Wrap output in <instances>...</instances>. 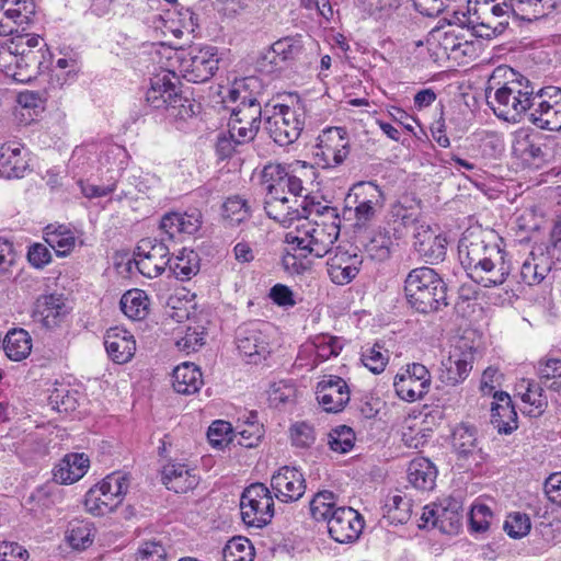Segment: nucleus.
Returning a JSON list of instances; mask_svg holds the SVG:
<instances>
[{
  "instance_id": "obj_47",
  "label": "nucleus",
  "mask_w": 561,
  "mask_h": 561,
  "mask_svg": "<svg viewBox=\"0 0 561 561\" xmlns=\"http://www.w3.org/2000/svg\"><path fill=\"white\" fill-rule=\"evenodd\" d=\"M337 507L335 494L327 490L318 492L310 501V513L316 520L328 523Z\"/></svg>"
},
{
  "instance_id": "obj_33",
  "label": "nucleus",
  "mask_w": 561,
  "mask_h": 561,
  "mask_svg": "<svg viewBox=\"0 0 561 561\" xmlns=\"http://www.w3.org/2000/svg\"><path fill=\"white\" fill-rule=\"evenodd\" d=\"M495 402L491 407V422L499 433L510 434L517 428V413L506 392L494 394Z\"/></svg>"
},
{
  "instance_id": "obj_55",
  "label": "nucleus",
  "mask_w": 561,
  "mask_h": 561,
  "mask_svg": "<svg viewBox=\"0 0 561 561\" xmlns=\"http://www.w3.org/2000/svg\"><path fill=\"white\" fill-rule=\"evenodd\" d=\"M222 216L230 225H239L244 221L250 215V208L247 201L240 196H232L227 198L222 205Z\"/></svg>"
},
{
  "instance_id": "obj_59",
  "label": "nucleus",
  "mask_w": 561,
  "mask_h": 561,
  "mask_svg": "<svg viewBox=\"0 0 561 561\" xmlns=\"http://www.w3.org/2000/svg\"><path fill=\"white\" fill-rule=\"evenodd\" d=\"M279 42L274 43L271 47H268L259 58L257 60V69L260 72L264 75H275L278 76L279 68V53L276 50V46Z\"/></svg>"
},
{
  "instance_id": "obj_27",
  "label": "nucleus",
  "mask_w": 561,
  "mask_h": 561,
  "mask_svg": "<svg viewBox=\"0 0 561 561\" xmlns=\"http://www.w3.org/2000/svg\"><path fill=\"white\" fill-rule=\"evenodd\" d=\"M90 459L83 453L65 455L53 470L54 480L60 484H72L88 472Z\"/></svg>"
},
{
  "instance_id": "obj_53",
  "label": "nucleus",
  "mask_w": 561,
  "mask_h": 561,
  "mask_svg": "<svg viewBox=\"0 0 561 561\" xmlns=\"http://www.w3.org/2000/svg\"><path fill=\"white\" fill-rule=\"evenodd\" d=\"M389 360V353L379 343L366 348L362 353V362L371 373L380 374L385 370Z\"/></svg>"
},
{
  "instance_id": "obj_31",
  "label": "nucleus",
  "mask_w": 561,
  "mask_h": 561,
  "mask_svg": "<svg viewBox=\"0 0 561 561\" xmlns=\"http://www.w3.org/2000/svg\"><path fill=\"white\" fill-rule=\"evenodd\" d=\"M22 150L23 146L15 141L5 142L0 147V178L11 180L25 175L28 164Z\"/></svg>"
},
{
  "instance_id": "obj_23",
  "label": "nucleus",
  "mask_w": 561,
  "mask_h": 561,
  "mask_svg": "<svg viewBox=\"0 0 561 561\" xmlns=\"http://www.w3.org/2000/svg\"><path fill=\"white\" fill-rule=\"evenodd\" d=\"M34 13L33 0H0V35L13 32L10 22L16 25L26 24Z\"/></svg>"
},
{
  "instance_id": "obj_40",
  "label": "nucleus",
  "mask_w": 561,
  "mask_h": 561,
  "mask_svg": "<svg viewBox=\"0 0 561 561\" xmlns=\"http://www.w3.org/2000/svg\"><path fill=\"white\" fill-rule=\"evenodd\" d=\"M3 350L11 360L20 362L30 355L32 339L23 329L12 330L3 340Z\"/></svg>"
},
{
  "instance_id": "obj_50",
  "label": "nucleus",
  "mask_w": 561,
  "mask_h": 561,
  "mask_svg": "<svg viewBox=\"0 0 561 561\" xmlns=\"http://www.w3.org/2000/svg\"><path fill=\"white\" fill-rule=\"evenodd\" d=\"M207 438L213 447L221 449L232 443L237 435L229 422L216 420L208 428Z\"/></svg>"
},
{
  "instance_id": "obj_9",
  "label": "nucleus",
  "mask_w": 561,
  "mask_h": 561,
  "mask_svg": "<svg viewBox=\"0 0 561 561\" xmlns=\"http://www.w3.org/2000/svg\"><path fill=\"white\" fill-rule=\"evenodd\" d=\"M240 513L244 524L261 528L274 516V501L270 490L262 483L248 486L240 499Z\"/></svg>"
},
{
  "instance_id": "obj_32",
  "label": "nucleus",
  "mask_w": 561,
  "mask_h": 561,
  "mask_svg": "<svg viewBox=\"0 0 561 561\" xmlns=\"http://www.w3.org/2000/svg\"><path fill=\"white\" fill-rule=\"evenodd\" d=\"M240 87L241 84L237 83V87L229 93L230 100L233 102L240 101V103L232 108L230 119H238L240 124L259 127L262 115L261 105L254 98L242 95Z\"/></svg>"
},
{
  "instance_id": "obj_29",
  "label": "nucleus",
  "mask_w": 561,
  "mask_h": 561,
  "mask_svg": "<svg viewBox=\"0 0 561 561\" xmlns=\"http://www.w3.org/2000/svg\"><path fill=\"white\" fill-rule=\"evenodd\" d=\"M354 197L355 218L357 225H364L374 218L377 208L380 206L381 192L373 183H360L355 186Z\"/></svg>"
},
{
  "instance_id": "obj_36",
  "label": "nucleus",
  "mask_w": 561,
  "mask_h": 561,
  "mask_svg": "<svg viewBox=\"0 0 561 561\" xmlns=\"http://www.w3.org/2000/svg\"><path fill=\"white\" fill-rule=\"evenodd\" d=\"M436 476L435 466L426 458H415L409 465L408 480L416 489L432 490Z\"/></svg>"
},
{
  "instance_id": "obj_63",
  "label": "nucleus",
  "mask_w": 561,
  "mask_h": 561,
  "mask_svg": "<svg viewBox=\"0 0 561 561\" xmlns=\"http://www.w3.org/2000/svg\"><path fill=\"white\" fill-rule=\"evenodd\" d=\"M492 519L491 510L484 504L473 505L470 512V524L474 531H485Z\"/></svg>"
},
{
  "instance_id": "obj_48",
  "label": "nucleus",
  "mask_w": 561,
  "mask_h": 561,
  "mask_svg": "<svg viewBox=\"0 0 561 561\" xmlns=\"http://www.w3.org/2000/svg\"><path fill=\"white\" fill-rule=\"evenodd\" d=\"M283 480H285L286 490L283 492V502L297 501L305 494V479L296 468L283 467Z\"/></svg>"
},
{
  "instance_id": "obj_21",
  "label": "nucleus",
  "mask_w": 561,
  "mask_h": 561,
  "mask_svg": "<svg viewBox=\"0 0 561 561\" xmlns=\"http://www.w3.org/2000/svg\"><path fill=\"white\" fill-rule=\"evenodd\" d=\"M67 313L68 309L62 296L50 294L42 295L36 299L32 317L43 327L51 329L59 325Z\"/></svg>"
},
{
  "instance_id": "obj_44",
  "label": "nucleus",
  "mask_w": 561,
  "mask_h": 561,
  "mask_svg": "<svg viewBox=\"0 0 561 561\" xmlns=\"http://www.w3.org/2000/svg\"><path fill=\"white\" fill-rule=\"evenodd\" d=\"M411 503L405 496L399 493L389 494L383 505V516L392 524H403L411 515Z\"/></svg>"
},
{
  "instance_id": "obj_25",
  "label": "nucleus",
  "mask_w": 561,
  "mask_h": 561,
  "mask_svg": "<svg viewBox=\"0 0 561 561\" xmlns=\"http://www.w3.org/2000/svg\"><path fill=\"white\" fill-rule=\"evenodd\" d=\"M550 257L541 248L533 250L524 260L519 272L514 277L518 283L528 286L540 284L551 271Z\"/></svg>"
},
{
  "instance_id": "obj_1",
  "label": "nucleus",
  "mask_w": 561,
  "mask_h": 561,
  "mask_svg": "<svg viewBox=\"0 0 561 561\" xmlns=\"http://www.w3.org/2000/svg\"><path fill=\"white\" fill-rule=\"evenodd\" d=\"M458 256L468 276L477 284L492 288L505 283L512 271L507 254L489 244L480 230H466L458 242Z\"/></svg>"
},
{
  "instance_id": "obj_3",
  "label": "nucleus",
  "mask_w": 561,
  "mask_h": 561,
  "mask_svg": "<svg viewBox=\"0 0 561 561\" xmlns=\"http://www.w3.org/2000/svg\"><path fill=\"white\" fill-rule=\"evenodd\" d=\"M404 293L410 306L421 313H430L447 306L446 285L431 267L412 270L404 283Z\"/></svg>"
},
{
  "instance_id": "obj_45",
  "label": "nucleus",
  "mask_w": 561,
  "mask_h": 561,
  "mask_svg": "<svg viewBox=\"0 0 561 561\" xmlns=\"http://www.w3.org/2000/svg\"><path fill=\"white\" fill-rule=\"evenodd\" d=\"M520 388H525V391L520 394L522 401L530 405L528 413L534 416L542 414L548 404V399L541 385L533 380H523Z\"/></svg>"
},
{
  "instance_id": "obj_24",
  "label": "nucleus",
  "mask_w": 561,
  "mask_h": 561,
  "mask_svg": "<svg viewBox=\"0 0 561 561\" xmlns=\"http://www.w3.org/2000/svg\"><path fill=\"white\" fill-rule=\"evenodd\" d=\"M474 357V348L466 342L456 345L447 360L443 363L447 370L446 381L450 385L463 381L472 369Z\"/></svg>"
},
{
  "instance_id": "obj_19",
  "label": "nucleus",
  "mask_w": 561,
  "mask_h": 561,
  "mask_svg": "<svg viewBox=\"0 0 561 561\" xmlns=\"http://www.w3.org/2000/svg\"><path fill=\"white\" fill-rule=\"evenodd\" d=\"M237 347L250 363H257L261 357L268 353L266 336L259 328V323L249 322L238 327L236 331Z\"/></svg>"
},
{
  "instance_id": "obj_46",
  "label": "nucleus",
  "mask_w": 561,
  "mask_h": 561,
  "mask_svg": "<svg viewBox=\"0 0 561 561\" xmlns=\"http://www.w3.org/2000/svg\"><path fill=\"white\" fill-rule=\"evenodd\" d=\"M312 345L314 348L316 365L337 356L343 348L341 339L329 334L316 335L312 340Z\"/></svg>"
},
{
  "instance_id": "obj_15",
  "label": "nucleus",
  "mask_w": 561,
  "mask_h": 561,
  "mask_svg": "<svg viewBox=\"0 0 561 561\" xmlns=\"http://www.w3.org/2000/svg\"><path fill=\"white\" fill-rule=\"evenodd\" d=\"M364 525V518L356 510L340 506L329 518L328 530L336 542L352 543L359 538Z\"/></svg>"
},
{
  "instance_id": "obj_5",
  "label": "nucleus",
  "mask_w": 561,
  "mask_h": 561,
  "mask_svg": "<svg viewBox=\"0 0 561 561\" xmlns=\"http://www.w3.org/2000/svg\"><path fill=\"white\" fill-rule=\"evenodd\" d=\"M339 233L340 228L335 222L313 226L307 242L300 248V252L283 256V268L296 275L309 273L312 265L309 256L322 257L328 254Z\"/></svg>"
},
{
  "instance_id": "obj_13",
  "label": "nucleus",
  "mask_w": 561,
  "mask_h": 561,
  "mask_svg": "<svg viewBox=\"0 0 561 561\" xmlns=\"http://www.w3.org/2000/svg\"><path fill=\"white\" fill-rule=\"evenodd\" d=\"M176 70L172 68L156 75L146 93L147 103L157 110L175 108L178 105L184 107L183 99L176 88Z\"/></svg>"
},
{
  "instance_id": "obj_26",
  "label": "nucleus",
  "mask_w": 561,
  "mask_h": 561,
  "mask_svg": "<svg viewBox=\"0 0 561 561\" xmlns=\"http://www.w3.org/2000/svg\"><path fill=\"white\" fill-rule=\"evenodd\" d=\"M104 345L108 356L117 364L129 362L136 351L134 336L125 329L111 328L104 336Z\"/></svg>"
},
{
  "instance_id": "obj_54",
  "label": "nucleus",
  "mask_w": 561,
  "mask_h": 561,
  "mask_svg": "<svg viewBox=\"0 0 561 561\" xmlns=\"http://www.w3.org/2000/svg\"><path fill=\"white\" fill-rule=\"evenodd\" d=\"M355 442L354 431L346 425H340L329 433L328 444L333 451L341 454L350 451Z\"/></svg>"
},
{
  "instance_id": "obj_51",
  "label": "nucleus",
  "mask_w": 561,
  "mask_h": 561,
  "mask_svg": "<svg viewBox=\"0 0 561 561\" xmlns=\"http://www.w3.org/2000/svg\"><path fill=\"white\" fill-rule=\"evenodd\" d=\"M538 374L541 382L553 391L561 390V360L546 359L539 363Z\"/></svg>"
},
{
  "instance_id": "obj_20",
  "label": "nucleus",
  "mask_w": 561,
  "mask_h": 561,
  "mask_svg": "<svg viewBox=\"0 0 561 561\" xmlns=\"http://www.w3.org/2000/svg\"><path fill=\"white\" fill-rule=\"evenodd\" d=\"M306 111L297 93H283V135L288 139L287 145L294 144L305 127Z\"/></svg>"
},
{
  "instance_id": "obj_11",
  "label": "nucleus",
  "mask_w": 561,
  "mask_h": 561,
  "mask_svg": "<svg viewBox=\"0 0 561 561\" xmlns=\"http://www.w3.org/2000/svg\"><path fill=\"white\" fill-rule=\"evenodd\" d=\"M134 260L144 276L157 277L168 268L169 248L157 239H142L136 248Z\"/></svg>"
},
{
  "instance_id": "obj_60",
  "label": "nucleus",
  "mask_w": 561,
  "mask_h": 561,
  "mask_svg": "<svg viewBox=\"0 0 561 561\" xmlns=\"http://www.w3.org/2000/svg\"><path fill=\"white\" fill-rule=\"evenodd\" d=\"M228 134L236 145H242L254 139L259 127L243 125L238 119H229Z\"/></svg>"
},
{
  "instance_id": "obj_30",
  "label": "nucleus",
  "mask_w": 561,
  "mask_h": 561,
  "mask_svg": "<svg viewBox=\"0 0 561 561\" xmlns=\"http://www.w3.org/2000/svg\"><path fill=\"white\" fill-rule=\"evenodd\" d=\"M162 481L167 489L175 493H186L198 484L199 478L185 463L172 461L163 467Z\"/></svg>"
},
{
  "instance_id": "obj_62",
  "label": "nucleus",
  "mask_w": 561,
  "mask_h": 561,
  "mask_svg": "<svg viewBox=\"0 0 561 561\" xmlns=\"http://www.w3.org/2000/svg\"><path fill=\"white\" fill-rule=\"evenodd\" d=\"M165 548L158 541H146L138 549L136 561H167Z\"/></svg>"
},
{
  "instance_id": "obj_4",
  "label": "nucleus",
  "mask_w": 561,
  "mask_h": 561,
  "mask_svg": "<svg viewBox=\"0 0 561 561\" xmlns=\"http://www.w3.org/2000/svg\"><path fill=\"white\" fill-rule=\"evenodd\" d=\"M168 60L176 76H182L190 82L208 81L218 70L217 48L213 46L192 47L191 49L170 50Z\"/></svg>"
},
{
  "instance_id": "obj_61",
  "label": "nucleus",
  "mask_w": 561,
  "mask_h": 561,
  "mask_svg": "<svg viewBox=\"0 0 561 561\" xmlns=\"http://www.w3.org/2000/svg\"><path fill=\"white\" fill-rule=\"evenodd\" d=\"M476 434L474 431L469 427H460L454 433V447L463 456H467L476 448Z\"/></svg>"
},
{
  "instance_id": "obj_38",
  "label": "nucleus",
  "mask_w": 561,
  "mask_h": 561,
  "mask_svg": "<svg viewBox=\"0 0 561 561\" xmlns=\"http://www.w3.org/2000/svg\"><path fill=\"white\" fill-rule=\"evenodd\" d=\"M95 528L88 520H71L68 523L65 539L75 550H85L94 541Z\"/></svg>"
},
{
  "instance_id": "obj_12",
  "label": "nucleus",
  "mask_w": 561,
  "mask_h": 561,
  "mask_svg": "<svg viewBox=\"0 0 561 561\" xmlns=\"http://www.w3.org/2000/svg\"><path fill=\"white\" fill-rule=\"evenodd\" d=\"M350 153L347 133L343 127H330L318 137L316 157L323 167H336L344 162Z\"/></svg>"
},
{
  "instance_id": "obj_28",
  "label": "nucleus",
  "mask_w": 561,
  "mask_h": 561,
  "mask_svg": "<svg viewBox=\"0 0 561 561\" xmlns=\"http://www.w3.org/2000/svg\"><path fill=\"white\" fill-rule=\"evenodd\" d=\"M202 225V215L197 209L185 213H168L160 222V229L169 237L175 238L180 233L193 234Z\"/></svg>"
},
{
  "instance_id": "obj_10",
  "label": "nucleus",
  "mask_w": 561,
  "mask_h": 561,
  "mask_svg": "<svg viewBox=\"0 0 561 561\" xmlns=\"http://www.w3.org/2000/svg\"><path fill=\"white\" fill-rule=\"evenodd\" d=\"M431 382L432 376L426 366L412 363L396 375L393 387L399 398L408 402H414L428 392Z\"/></svg>"
},
{
  "instance_id": "obj_58",
  "label": "nucleus",
  "mask_w": 561,
  "mask_h": 561,
  "mask_svg": "<svg viewBox=\"0 0 561 561\" xmlns=\"http://www.w3.org/2000/svg\"><path fill=\"white\" fill-rule=\"evenodd\" d=\"M291 444L305 448L314 442L313 427L307 422H296L289 430Z\"/></svg>"
},
{
  "instance_id": "obj_56",
  "label": "nucleus",
  "mask_w": 561,
  "mask_h": 561,
  "mask_svg": "<svg viewBox=\"0 0 561 561\" xmlns=\"http://www.w3.org/2000/svg\"><path fill=\"white\" fill-rule=\"evenodd\" d=\"M531 522L526 513L514 512L506 516L504 530L514 539L523 538L530 531Z\"/></svg>"
},
{
  "instance_id": "obj_43",
  "label": "nucleus",
  "mask_w": 561,
  "mask_h": 561,
  "mask_svg": "<svg viewBox=\"0 0 561 561\" xmlns=\"http://www.w3.org/2000/svg\"><path fill=\"white\" fill-rule=\"evenodd\" d=\"M394 234L386 229L378 228L375 230L366 244L368 255L377 261H385L390 256L392 247L394 245Z\"/></svg>"
},
{
  "instance_id": "obj_22",
  "label": "nucleus",
  "mask_w": 561,
  "mask_h": 561,
  "mask_svg": "<svg viewBox=\"0 0 561 561\" xmlns=\"http://www.w3.org/2000/svg\"><path fill=\"white\" fill-rule=\"evenodd\" d=\"M280 186V163H270L264 167L261 172L260 187L264 194V210L266 215L274 219L279 220V192Z\"/></svg>"
},
{
  "instance_id": "obj_34",
  "label": "nucleus",
  "mask_w": 561,
  "mask_h": 561,
  "mask_svg": "<svg viewBox=\"0 0 561 561\" xmlns=\"http://www.w3.org/2000/svg\"><path fill=\"white\" fill-rule=\"evenodd\" d=\"M560 0H510L513 14L519 20L533 22L558 9Z\"/></svg>"
},
{
  "instance_id": "obj_35",
  "label": "nucleus",
  "mask_w": 561,
  "mask_h": 561,
  "mask_svg": "<svg viewBox=\"0 0 561 561\" xmlns=\"http://www.w3.org/2000/svg\"><path fill=\"white\" fill-rule=\"evenodd\" d=\"M172 379L173 389L182 394H194L203 385L199 368L193 363L187 362L174 368Z\"/></svg>"
},
{
  "instance_id": "obj_42",
  "label": "nucleus",
  "mask_w": 561,
  "mask_h": 561,
  "mask_svg": "<svg viewBox=\"0 0 561 561\" xmlns=\"http://www.w3.org/2000/svg\"><path fill=\"white\" fill-rule=\"evenodd\" d=\"M283 179H287L288 191L293 195L299 196L304 191L302 182L309 180L313 175V170L311 164L301 160H296L293 163L283 165Z\"/></svg>"
},
{
  "instance_id": "obj_16",
  "label": "nucleus",
  "mask_w": 561,
  "mask_h": 561,
  "mask_svg": "<svg viewBox=\"0 0 561 561\" xmlns=\"http://www.w3.org/2000/svg\"><path fill=\"white\" fill-rule=\"evenodd\" d=\"M414 249L425 260L435 264L444 260L447 251V239L437 226L420 224L414 231Z\"/></svg>"
},
{
  "instance_id": "obj_52",
  "label": "nucleus",
  "mask_w": 561,
  "mask_h": 561,
  "mask_svg": "<svg viewBox=\"0 0 561 561\" xmlns=\"http://www.w3.org/2000/svg\"><path fill=\"white\" fill-rule=\"evenodd\" d=\"M437 529L444 534H456L461 526L462 515L457 503L445 506L440 504Z\"/></svg>"
},
{
  "instance_id": "obj_39",
  "label": "nucleus",
  "mask_w": 561,
  "mask_h": 561,
  "mask_svg": "<svg viewBox=\"0 0 561 561\" xmlns=\"http://www.w3.org/2000/svg\"><path fill=\"white\" fill-rule=\"evenodd\" d=\"M44 240L58 256L68 255L76 245L75 234L61 225H48L44 230Z\"/></svg>"
},
{
  "instance_id": "obj_6",
  "label": "nucleus",
  "mask_w": 561,
  "mask_h": 561,
  "mask_svg": "<svg viewBox=\"0 0 561 561\" xmlns=\"http://www.w3.org/2000/svg\"><path fill=\"white\" fill-rule=\"evenodd\" d=\"M127 474L113 472L92 486L85 494L87 512L94 516H104L114 512L123 502L128 489Z\"/></svg>"
},
{
  "instance_id": "obj_14",
  "label": "nucleus",
  "mask_w": 561,
  "mask_h": 561,
  "mask_svg": "<svg viewBox=\"0 0 561 561\" xmlns=\"http://www.w3.org/2000/svg\"><path fill=\"white\" fill-rule=\"evenodd\" d=\"M313 225L308 219V208L301 205V209L288 210L283 217V238L286 243L284 255H293L300 252V248L307 242Z\"/></svg>"
},
{
  "instance_id": "obj_7",
  "label": "nucleus",
  "mask_w": 561,
  "mask_h": 561,
  "mask_svg": "<svg viewBox=\"0 0 561 561\" xmlns=\"http://www.w3.org/2000/svg\"><path fill=\"white\" fill-rule=\"evenodd\" d=\"M511 13H513L512 8L505 1L501 3L477 2L472 16H469L466 22L471 24L474 36L491 39L505 31Z\"/></svg>"
},
{
  "instance_id": "obj_18",
  "label": "nucleus",
  "mask_w": 561,
  "mask_h": 561,
  "mask_svg": "<svg viewBox=\"0 0 561 561\" xmlns=\"http://www.w3.org/2000/svg\"><path fill=\"white\" fill-rule=\"evenodd\" d=\"M362 263L363 257L355 249H337L327 262L330 279L336 285L351 283L358 274Z\"/></svg>"
},
{
  "instance_id": "obj_49",
  "label": "nucleus",
  "mask_w": 561,
  "mask_h": 561,
  "mask_svg": "<svg viewBox=\"0 0 561 561\" xmlns=\"http://www.w3.org/2000/svg\"><path fill=\"white\" fill-rule=\"evenodd\" d=\"M253 547L244 537L230 539L222 549L224 561H253Z\"/></svg>"
},
{
  "instance_id": "obj_8",
  "label": "nucleus",
  "mask_w": 561,
  "mask_h": 561,
  "mask_svg": "<svg viewBox=\"0 0 561 561\" xmlns=\"http://www.w3.org/2000/svg\"><path fill=\"white\" fill-rule=\"evenodd\" d=\"M531 101L528 121L540 129L561 130V88H541Z\"/></svg>"
},
{
  "instance_id": "obj_17",
  "label": "nucleus",
  "mask_w": 561,
  "mask_h": 561,
  "mask_svg": "<svg viewBox=\"0 0 561 561\" xmlns=\"http://www.w3.org/2000/svg\"><path fill=\"white\" fill-rule=\"evenodd\" d=\"M317 400L325 412L337 413L350 401V389L344 379L327 376L317 385Z\"/></svg>"
},
{
  "instance_id": "obj_57",
  "label": "nucleus",
  "mask_w": 561,
  "mask_h": 561,
  "mask_svg": "<svg viewBox=\"0 0 561 561\" xmlns=\"http://www.w3.org/2000/svg\"><path fill=\"white\" fill-rule=\"evenodd\" d=\"M237 435V442L239 445L252 448L263 437V427L257 422H247L239 427Z\"/></svg>"
},
{
  "instance_id": "obj_37",
  "label": "nucleus",
  "mask_w": 561,
  "mask_h": 561,
  "mask_svg": "<svg viewBox=\"0 0 561 561\" xmlns=\"http://www.w3.org/2000/svg\"><path fill=\"white\" fill-rule=\"evenodd\" d=\"M169 272L180 280L191 279L199 271V259L195 251L182 249L174 257H169Z\"/></svg>"
},
{
  "instance_id": "obj_2",
  "label": "nucleus",
  "mask_w": 561,
  "mask_h": 561,
  "mask_svg": "<svg viewBox=\"0 0 561 561\" xmlns=\"http://www.w3.org/2000/svg\"><path fill=\"white\" fill-rule=\"evenodd\" d=\"M534 94L533 83L507 66L493 70L485 90L488 104L506 122H518L523 115H528Z\"/></svg>"
},
{
  "instance_id": "obj_41",
  "label": "nucleus",
  "mask_w": 561,
  "mask_h": 561,
  "mask_svg": "<svg viewBox=\"0 0 561 561\" xmlns=\"http://www.w3.org/2000/svg\"><path fill=\"white\" fill-rule=\"evenodd\" d=\"M121 309L131 320H142L149 311V298L141 289H131L121 298Z\"/></svg>"
},
{
  "instance_id": "obj_64",
  "label": "nucleus",
  "mask_w": 561,
  "mask_h": 561,
  "mask_svg": "<svg viewBox=\"0 0 561 561\" xmlns=\"http://www.w3.org/2000/svg\"><path fill=\"white\" fill-rule=\"evenodd\" d=\"M28 552L16 542H0V561H26Z\"/></svg>"
}]
</instances>
